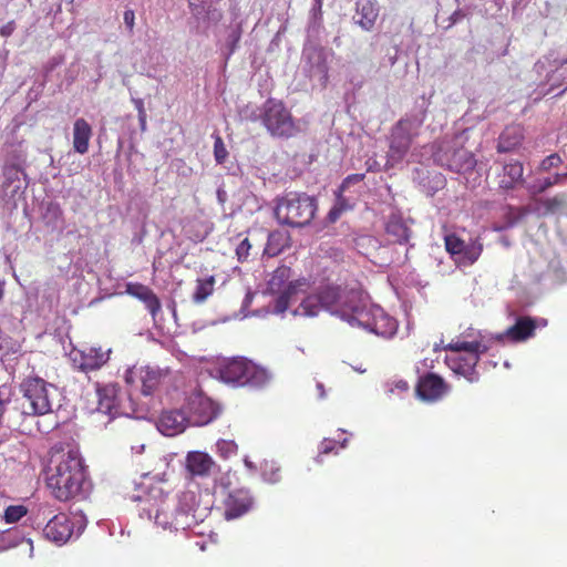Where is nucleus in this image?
<instances>
[{"instance_id": "obj_1", "label": "nucleus", "mask_w": 567, "mask_h": 567, "mask_svg": "<svg viewBox=\"0 0 567 567\" xmlns=\"http://www.w3.org/2000/svg\"><path fill=\"white\" fill-rule=\"evenodd\" d=\"M51 495L60 502L85 498L90 486L87 467L78 450H54L45 472Z\"/></svg>"}, {"instance_id": "obj_2", "label": "nucleus", "mask_w": 567, "mask_h": 567, "mask_svg": "<svg viewBox=\"0 0 567 567\" xmlns=\"http://www.w3.org/2000/svg\"><path fill=\"white\" fill-rule=\"evenodd\" d=\"M274 216L280 225L301 228L316 216L318 204L315 197L298 192H288L275 198Z\"/></svg>"}, {"instance_id": "obj_3", "label": "nucleus", "mask_w": 567, "mask_h": 567, "mask_svg": "<svg viewBox=\"0 0 567 567\" xmlns=\"http://www.w3.org/2000/svg\"><path fill=\"white\" fill-rule=\"evenodd\" d=\"M22 413L41 416L53 412L56 388L40 377H28L20 384Z\"/></svg>"}, {"instance_id": "obj_4", "label": "nucleus", "mask_w": 567, "mask_h": 567, "mask_svg": "<svg viewBox=\"0 0 567 567\" xmlns=\"http://www.w3.org/2000/svg\"><path fill=\"white\" fill-rule=\"evenodd\" d=\"M423 122L424 114H408L395 123L389 137L386 166H393L403 161L413 140L419 136Z\"/></svg>"}, {"instance_id": "obj_5", "label": "nucleus", "mask_w": 567, "mask_h": 567, "mask_svg": "<svg viewBox=\"0 0 567 567\" xmlns=\"http://www.w3.org/2000/svg\"><path fill=\"white\" fill-rule=\"evenodd\" d=\"M217 374L225 383L254 388L262 386L269 379L264 368L244 358L221 361L217 367Z\"/></svg>"}, {"instance_id": "obj_6", "label": "nucleus", "mask_w": 567, "mask_h": 567, "mask_svg": "<svg viewBox=\"0 0 567 567\" xmlns=\"http://www.w3.org/2000/svg\"><path fill=\"white\" fill-rule=\"evenodd\" d=\"M451 351L445 362L456 374L465 377L468 381L475 380V367L480 362L481 354L487 351V347L481 341H452L444 347Z\"/></svg>"}, {"instance_id": "obj_7", "label": "nucleus", "mask_w": 567, "mask_h": 567, "mask_svg": "<svg viewBox=\"0 0 567 567\" xmlns=\"http://www.w3.org/2000/svg\"><path fill=\"white\" fill-rule=\"evenodd\" d=\"M195 505V494L193 492H184L179 496L178 505L174 513L169 511L168 504L162 503L154 515L155 524L165 529L186 530L197 524Z\"/></svg>"}, {"instance_id": "obj_8", "label": "nucleus", "mask_w": 567, "mask_h": 567, "mask_svg": "<svg viewBox=\"0 0 567 567\" xmlns=\"http://www.w3.org/2000/svg\"><path fill=\"white\" fill-rule=\"evenodd\" d=\"M291 268L288 266H280L275 269L271 278L268 281V289L272 293H278L275 301V311L284 313L290 306V302L296 299L299 292L305 291L309 284L307 279L300 278L290 280Z\"/></svg>"}, {"instance_id": "obj_9", "label": "nucleus", "mask_w": 567, "mask_h": 567, "mask_svg": "<svg viewBox=\"0 0 567 567\" xmlns=\"http://www.w3.org/2000/svg\"><path fill=\"white\" fill-rule=\"evenodd\" d=\"M260 120L275 137H290L297 132L293 117L281 101L268 99L264 103Z\"/></svg>"}, {"instance_id": "obj_10", "label": "nucleus", "mask_w": 567, "mask_h": 567, "mask_svg": "<svg viewBox=\"0 0 567 567\" xmlns=\"http://www.w3.org/2000/svg\"><path fill=\"white\" fill-rule=\"evenodd\" d=\"M354 313L349 316L351 326L360 327L381 337H391L396 331V321L388 316L382 308H353Z\"/></svg>"}, {"instance_id": "obj_11", "label": "nucleus", "mask_w": 567, "mask_h": 567, "mask_svg": "<svg viewBox=\"0 0 567 567\" xmlns=\"http://www.w3.org/2000/svg\"><path fill=\"white\" fill-rule=\"evenodd\" d=\"M167 374L148 365L132 367L125 373V382L143 395H153L162 385Z\"/></svg>"}, {"instance_id": "obj_12", "label": "nucleus", "mask_w": 567, "mask_h": 567, "mask_svg": "<svg viewBox=\"0 0 567 567\" xmlns=\"http://www.w3.org/2000/svg\"><path fill=\"white\" fill-rule=\"evenodd\" d=\"M323 309L340 311L349 321V316L354 313L353 308H359L355 302L357 293L348 292L339 286L327 285L318 291Z\"/></svg>"}, {"instance_id": "obj_13", "label": "nucleus", "mask_w": 567, "mask_h": 567, "mask_svg": "<svg viewBox=\"0 0 567 567\" xmlns=\"http://www.w3.org/2000/svg\"><path fill=\"white\" fill-rule=\"evenodd\" d=\"M110 355L111 349L90 346L82 349H72L70 360L74 370L90 373L102 369L109 362Z\"/></svg>"}, {"instance_id": "obj_14", "label": "nucleus", "mask_w": 567, "mask_h": 567, "mask_svg": "<svg viewBox=\"0 0 567 567\" xmlns=\"http://www.w3.org/2000/svg\"><path fill=\"white\" fill-rule=\"evenodd\" d=\"M495 165L498 167L496 182L501 190L509 192L524 186V165L520 161H497L495 162Z\"/></svg>"}, {"instance_id": "obj_15", "label": "nucleus", "mask_w": 567, "mask_h": 567, "mask_svg": "<svg viewBox=\"0 0 567 567\" xmlns=\"http://www.w3.org/2000/svg\"><path fill=\"white\" fill-rule=\"evenodd\" d=\"M120 392L117 384H96V411L109 416V421L124 413L120 403Z\"/></svg>"}, {"instance_id": "obj_16", "label": "nucleus", "mask_w": 567, "mask_h": 567, "mask_svg": "<svg viewBox=\"0 0 567 567\" xmlns=\"http://www.w3.org/2000/svg\"><path fill=\"white\" fill-rule=\"evenodd\" d=\"M254 506V497L247 488L230 491L223 501L224 517L236 519L247 514Z\"/></svg>"}, {"instance_id": "obj_17", "label": "nucleus", "mask_w": 567, "mask_h": 567, "mask_svg": "<svg viewBox=\"0 0 567 567\" xmlns=\"http://www.w3.org/2000/svg\"><path fill=\"white\" fill-rule=\"evenodd\" d=\"M520 217L536 213L539 217L561 214L567 210V192L557 193L551 197L536 199L535 207L530 205L517 208Z\"/></svg>"}, {"instance_id": "obj_18", "label": "nucleus", "mask_w": 567, "mask_h": 567, "mask_svg": "<svg viewBox=\"0 0 567 567\" xmlns=\"http://www.w3.org/2000/svg\"><path fill=\"white\" fill-rule=\"evenodd\" d=\"M449 390V385L440 375L427 372L419 378L415 386L416 395L427 402L440 400Z\"/></svg>"}, {"instance_id": "obj_19", "label": "nucleus", "mask_w": 567, "mask_h": 567, "mask_svg": "<svg viewBox=\"0 0 567 567\" xmlns=\"http://www.w3.org/2000/svg\"><path fill=\"white\" fill-rule=\"evenodd\" d=\"M73 527L71 518L64 513H59L47 523L43 535L52 543L63 545L71 538Z\"/></svg>"}, {"instance_id": "obj_20", "label": "nucleus", "mask_w": 567, "mask_h": 567, "mask_svg": "<svg viewBox=\"0 0 567 567\" xmlns=\"http://www.w3.org/2000/svg\"><path fill=\"white\" fill-rule=\"evenodd\" d=\"M189 421L194 425H206L217 416L215 403L202 394L194 395L188 402Z\"/></svg>"}, {"instance_id": "obj_21", "label": "nucleus", "mask_w": 567, "mask_h": 567, "mask_svg": "<svg viewBox=\"0 0 567 567\" xmlns=\"http://www.w3.org/2000/svg\"><path fill=\"white\" fill-rule=\"evenodd\" d=\"M384 233L386 241L392 245H406L412 235L411 228L400 213L389 215L384 225Z\"/></svg>"}, {"instance_id": "obj_22", "label": "nucleus", "mask_w": 567, "mask_h": 567, "mask_svg": "<svg viewBox=\"0 0 567 567\" xmlns=\"http://www.w3.org/2000/svg\"><path fill=\"white\" fill-rule=\"evenodd\" d=\"M537 328L536 320L528 316H520L516 319L515 323L508 327L503 334L498 337L508 339L512 342H524L534 337Z\"/></svg>"}, {"instance_id": "obj_23", "label": "nucleus", "mask_w": 567, "mask_h": 567, "mask_svg": "<svg viewBox=\"0 0 567 567\" xmlns=\"http://www.w3.org/2000/svg\"><path fill=\"white\" fill-rule=\"evenodd\" d=\"M126 292L142 301L145 308L150 311L155 319L162 309V303L156 293L148 287L140 282H128L126 285Z\"/></svg>"}, {"instance_id": "obj_24", "label": "nucleus", "mask_w": 567, "mask_h": 567, "mask_svg": "<svg viewBox=\"0 0 567 567\" xmlns=\"http://www.w3.org/2000/svg\"><path fill=\"white\" fill-rule=\"evenodd\" d=\"M187 417L181 410L164 411L158 420V430L166 436L182 433L186 429Z\"/></svg>"}, {"instance_id": "obj_25", "label": "nucleus", "mask_w": 567, "mask_h": 567, "mask_svg": "<svg viewBox=\"0 0 567 567\" xmlns=\"http://www.w3.org/2000/svg\"><path fill=\"white\" fill-rule=\"evenodd\" d=\"M523 138V128L519 125L507 126L498 137L496 150L498 153L514 152L522 145Z\"/></svg>"}, {"instance_id": "obj_26", "label": "nucleus", "mask_w": 567, "mask_h": 567, "mask_svg": "<svg viewBox=\"0 0 567 567\" xmlns=\"http://www.w3.org/2000/svg\"><path fill=\"white\" fill-rule=\"evenodd\" d=\"M93 135L92 127L85 118H78L73 124V148L79 154H86L90 140Z\"/></svg>"}, {"instance_id": "obj_27", "label": "nucleus", "mask_w": 567, "mask_h": 567, "mask_svg": "<svg viewBox=\"0 0 567 567\" xmlns=\"http://www.w3.org/2000/svg\"><path fill=\"white\" fill-rule=\"evenodd\" d=\"M213 465L210 456L203 452H190L186 458V466L193 475H207Z\"/></svg>"}, {"instance_id": "obj_28", "label": "nucleus", "mask_w": 567, "mask_h": 567, "mask_svg": "<svg viewBox=\"0 0 567 567\" xmlns=\"http://www.w3.org/2000/svg\"><path fill=\"white\" fill-rule=\"evenodd\" d=\"M289 236L281 230L269 233L264 254L269 257L278 256L286 247H288Z\"/></svg>"}, {"instance_id": "obj_29", "label": "nucleus", "mask_w": 567, "mask_h": 567, "mask_svg": "<svg viewBox=\"0 0 567 567\" xmlns=\"http://www.w3.org/2000/svg\"><path fill=\"white\" fill-rule=\"evenodd\" d=\"M323 309L320 298L317 293L307 296L299 307L295 310V315L303 317H315Z\"/></svg>"}, {"instance_id": "obj_30", "label": "nucleus", "mask_w": 567, "mask_h": 567, "mask_svg": "<svg viewBox=\"0 0 567 567\" xmlns=\"http://www.w3.org/2000/svg\"><path fill=\"white\" fill-rule=\"evenodd\" d=\"M564 179H567V173H564V174L557 173L551 177H546L533 185H529L527 187V190L530 194V196L534 197L536 195L545 193L547 189H549L550 187H553L555 185L563 184Z\"/></svg>"}, {"instance_id": "obj_31", "label": "nucleus", "mask_w": 567, "mask_h": 567, "mask_svg": "<svg viewBox=\"0 0 567 567\" xmlns=\"http://www.w3.org/2000/svg\"><path fill=\"white\" fill-rule=\"evenodd\" d=\"M260 472L264 481L270 484H276L282 478L281 467L274 460H264L260 464Z\"/></svg>"}, {"instance_id": "obj_32", "label": "nucleus", "mask_w": 567, "mask_h": 567, "mask_svg": "<svg viewBox=\"0 0 567 567\" xmlns=\"http://www.w3.org/2000/svg\"><path fill=\"white\" fill-rule=\"evenodd\" d=\"M215 278L209 276L205 279H197L193 300L196 303H203L214 292Z\"/></svg>"}, {"instance_id": "obj_33", "label": "nucleus", "mask_w": 567, "mask_h": 567, "mask_svg": "<svg viewBox=\"0 0 567 567\" xmlns=\"http://www.w3.org/2000/svg\"><path fill=\"white\" fill-rule=\"evenodd\" d=\"M361 18L358 21L360 27L367 31H370L378 18V12L372 6H363L361 9Z\"/></svg>"}, {"instance_id": "obj_34", "label": "nucleus", "mask_w": 567, "mask_h": 567, "mask_svg": "<svg viewBox=\"0 0 567 567\" xmlns=\"http://www.w3.org/2000/svg\"><path fill=\"white\" fill-rule=\"evenodd\" d=\"M445 249L451 255H461L465 250V241L455 234L444 237Z\"/></svg>"}, {"instance_id": "obj_35", "label": "nucleus", "mask_w": 567, "mask_h": 567, "mask_svg": "<svg viewBox=\"0 0 567 567\" xmlns=\"http://www.w3.org/2000/svg\"><path fill=\"white\" fill-rule=\"evenodd\" d=\"M28 513L24 505H10L6 508L3 518L6 523L12 524L19 522Z\"/></svg>"}, {"instance_id": "obj_36", "label": "nucleus", "mask_w": 567, "mask_h": 567, "mask_svg": "<svg viewBox=\"0 0 567 567\" xmlns=\"http://www.w3.org/2000/svg\"><path fill=\"white\" fill-rule=\"evenodd\" d=\"M482 251H483V244L477 238L474 241H472L470 245L465 244V250H463L462 254L464 255L465 259L470 264H474L480 258Z\"/></svg>"}, {"instance_id": "obj_37", "label": "nucleus", "mask_w": 567, "mask_h": 567, "mask_svg": "<svg viewBox=\"0 0 567 567\" xmlns=\"http://www.w3.org/2000/svg\"><path fill=\"white\" fill-rule=\"evenodd\" d=\"M214 157L218 164L225 163L228 157V151L218 134L214 136Z\"/></svg>"}, {"instance_id": "obj_38", "label": "nucleus", "mask_w": 567, "mask_h": 567, "mask_svg": "<svg viewBox=\"0 0 567 567\" xmlns=\"http://www.w3.org/2000/svg\"><path fill=\"white\" fill-rule=\"evenodd\" d=\"M20 534L18 529H8L0 535V548L4 549L16 546L19 543Z\"/></svg>"}, {"instance_id": "obj_39", "label": "nucleus", "mask_w": 567, "mask_h": 567, "mask_svg": "<svg viewBox=\"0 0 567 567\" xmlns=\"http://www.w3.org/2000/svg\"><path fill=\"white\" fill-rule=\"evenodd\" d=\"M364 178V174H351L349 176H347L342 184L340 185L339 187V194L337 195L338 197V203L340 204L341 208H343V202H344V198L342 196V193L346 190V188L350 185V184H354V183H359L361 182L362 179Z\"/></svg>"}, {"instance_id": "obj_40", "label": "nucleus", "mask_w": 567, "mask_h": 567, "mask_svg": "<svg viewBox=\"0 0 567 567\" xmlns=\"http://www.w3.org/2000/svg\"><path fill=\"white\" fill-rule=\"evenodd\" d=\"M251 244L248 238H244L236 248V256L238 261L245 262L250 256Z\"/></svg>"}, {"instance_id": "obj_41", "label": "nucleus", "mask_w": 567, "mask_h": 567, "mask_svg": "<svg viewBox=\"0 0 567 567\" xmlns=\"http://www.w3.org/2000/svg\"><path fill=\"white\" fill-rule=\"evenodd\" d=\"M561 163V157L558 154H550L542 161L539 169L543 172H548L551 168L558 167Z\"/></svg>"}, {"instance_id": "obj_42", "label": "nucleus", "mask_w": 567, "mask_h": 567, "mask_svg": "<svg viewBox=\"0 0 567 567\" xmlns=\"http://www.w3.org/2000/svg\"><path fill=\"white\" fill-rule=\"evenodd\" d=\"M309 59H316L317 60V69L320 71V72H324L326 71V60H324V54H323V51L320 50V49H313L310 53H309Z\"/></svg>"}, {"instance_id": "obj_43", "label": "nucleus", "mask_w": 567, "mask_h": 567, "mask_svg": "<svg viewBox=\"0 0 567 567\" xmlns=\"http://www.w3.org/2000/svg\"><path fill=\"white\" fill-rule=\"evenodd\" d=\"M3 174L6 176L4 186H7L9 182L19 181V168L16 165L6 167Z\"/></svg>"}, {"instance_id": "obj_44", "label": "nucleus", "mask_w": 567, "mask_h": 567, "mask_svg": "<svg viewBox=\"0 0 567 567\" xmlns=\"http://www.w3.org/2000/svg\"><path fill=\"white\" fill-rule=\"evenodd\" d=\"M337 442L330 439H324L319 447L320 454H329L336 450Z\"/></svg>"}, {"instance_id": "obj_45", "label": "nucleus", "mask_w": 567, "mask_h": 567, "mask_svg": "<svg viewBox=\"0 0 567 567\" xmlns=\"http://www.w3.org/2000/svg\"><path fill=\"white\" fill-rule=\"evenodd\" d=\"M124 23L127 27L130 32H133L134 25H135V13L132 9H127L124 12Z\"/></svg>"}, {"instance_id": "obj_46", "label": "nucleus", "mask_w": 567, "mask_h": 567, "mask_svg": "<svg viewBox=\"0 0 567 567\" xmlns=\"http://www.w3.org/2000/svg\"><path fill=\"white\" fill-rule=\"evenodd\" d=\"M239 40H240V31L234 30L229 35V43H228L230 54L234 53L235 50L237 49Z\"/></svg>"}, {"instance_id": "obj_47", "label": "nucleus", "mask_w": 567, "mask_h": 567, "mask_svg": "<svg viewBox=\"0 0 567 567\" xmlns=\"http://www.w3.org/2000/svg\"><path fill=\"white\" fill-rule=\"evenodd\" d=\"M14 30L16 22L11 20L0 28V35L3 38H8L13 33Z\"/></svg>"}, {"instance_id": "obj_48", "label": "nucleus", "mask_w": 567, "mask_h": 567, "mask_svg": "<svg viewBox=\"0 0 567 567\" xmlns=\"http://www.w3.org/2000/svg\"><path fill=\"white\" fill-rule=\"evenodd\" d=\"M133 103L137 110L138 113H144L146 112L145 109H144V102L143 100L141 99H133Z\"/></svg>"}, {"instance_id": "obj_49", "label": "nucleus", "mask_w": 567, "mask_h": 567, "mask_svg": "<svg viewBox=\"0 0 567 567\" xmlns=\"http://www.w3.org/2000/svg\"><path fill=\"white\" fill-rule=\"evenodd\" d=\"M146 112L144 113H138V121H140V125H141V130L142 131H145L146 128Z\"/></svg>"}, {"instance_id": "obj_50", "label": "nucleus", "mask_w": 567, "mask_h": 567, "mask_svg": "<svg viewBox=\"0 0 567 567\" xmlns=\"http://www.w3.org/2000/svg\"><path fill=\"white\" fill-rule=\"evenodd\" d=\"M398 386L401 388V389L406 390L408 389V383L404 382V381H401Z\"/></svg>"}, {"instance_id": "obj_51", "label": "nucleus", "mask_w": 567, "mask_h": 567, "mask_svg": "<svg viewBox=\"0 0 567 567\" xmlns=\"http://www.w3.org/2000/svg\"><path fill=\"white\" fill-rule=\"evenodd\" d=\"M473 162H474V161L471 158V159L468 161V166H472V165H473Z\"/></svg>"}]
</instances>
